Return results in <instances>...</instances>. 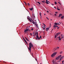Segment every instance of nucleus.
Instances as JSON below:
<instances>
[{"mask_svg":"<svg viewBox=\"0 0 64 64\" xmlns=\"http://www.w3.org/2000/svg\"><path fill=\"white\" fill-rule=\"evenodd\" d=\"M29 48L28 47V49L29 51H31V47L33 48V44H32L31 42L30 43H29Z\"/></svg>","mask_w":64,"mask_h":64,"instance_id":"obj_1","label":"nucleus"},{"mask_svg":"<svg viewBox=\"0 0 64 64\" xmlns=\"http://www.w3.org/2000/svg\"><path fill=\"white\" fill-rule=\"evenodd\" d=\"M61 55H60L58 56V58L59 59L60 58V61H61L62 60V59H63V58H64V56L61 57Z\"/></svg>","mask_w":64,"mask_h":64,"instance_id":"obj_2","label":"nucleus"},{"mask_svg":"<svg viewBox=\"0 0 64 64\" xmlns=\"http://www.w3.org/2000/svg\"><path fill=\"white\" fill-rule=\"evenodd\" d=\"M27 27L26 28V30H24V32L26 33L27 31H28L29 32L30 31V30L29 29V28H27Z\"/></svg>","mask_w":64,"mask_h":64,"instance_id":"obj_3","label":"nucleus"},{"mask_svg":"<svg viewBox=\"0 0 64 64\" xmlns=\"http://www.w3.org/2000/svg\"><path fill=\"white\" fill-rule=\"evenodd\" d=\"M61 34V32H59L58 33H57L55 35V36L54 37V38H56V37H57V36H58L59 34Z\"/></svg>","mask_w":64,"mask_h":64,"instance_id":"obj_4","label":"nucleus"},{"mask_svg":"<svg viewBox=\"0 0 64 64\" xmlns=\"http://www.w3.org/2000/svg\"><path fill=\"white\" fill-rule=\"evenodd\" d=\"M56 53H57V52L54 53L52 54L51 55V56L54 57V56L56 54Z\"/></svg>","mask_w":64,"mask_h":64,"instance_id":"obj_5","label":"nucleus"},{"mask_svg":"<svg viewBox=\"0 0 64 64\" xmlns=\"http://www.w3.org/2000/svg\"><path fill=\"white\" fill-rule=\"evenodd\" d=\"M59 47H56V48H55V50L54 51H56V50H57L58 49H59Z\"/></svg>","mask_w":64,"mask_h":64,"instance_id":"obj_6","label":"nucleus"},{"mask_svg":"<svg viewBox=\"0 0 64 64\" xmlns=\"http://www.w3.org/2000/svg\"><path fill=\"white\" fill-rule=\"evenodd\" d=\"M29 20V21L30 22H32L30 18H27Z\"/></svg>","mask_w":64,"mask_h":64,"instance_id":"obj_7","label":"nucleus"},{"mask_svg":"<svg viewBox=\"0 0 64 64\" xmlns=\"http://www.w3.org/2000/svg\"><path fill=\"white\" fill-rule=\"evenodd\" d=\"M57 38H58L59 40H61V39L60 38V36L59 37H57Z\"/></svg>","mask_w":64,"mask_h":64,"instance_id":"obj_8","label":"nucleus"},{"mask_svg":"<svg viewBox=\"0 0 64 64\" xmlns=\"http://www.w3.org/2000/svg\"><path fill=\"white\" fill-rule=\"evenodd\" d=\"M58 25H60L61 24V22H58Z\"/></svg>","mask_w":64,"mask_h":64,"instance_id":"obj_9","label":"nucleus"},{"mask_svg":"<svg viewBox=\"0 0 64 64\" xmlns=\"http://www.w3.org/2000/svg\"><path fill=\"white\" fill-rule=\"evenodd\" d=\"M61 16H62V14H60L59 15V16H58V17H61Z\"/></svg>","mask_w":64,"mask_h":64,"instance_id":"obj_10","label":"nucleus"},{"mask_svg":"<svg viewBox=\"0 0 64 64\" xmlns=\"http://www.w3.org/2000/svg\"><path fill=\"white\" fill-rule=\"evenodd\" d=\"M53 27H58V26L57 25L55 26V25H54Z\"/></svg>","mask_w":64,"mask_h":64,"instance_id":"obj_11","label":"nucleus"},{"mask_svg":"<svg viewBox=\"0 0 64 64\" xmlns=\"http://www.w3.org/2000/svg\"><path fill=\"white\" fill-rule=\"evenodd\" d=\"M52 62L53 63V64H55V62L54 61V60H52Z\"/></svg>","mask_w":64,"mask_h":64,"instance_id":"obj_12","label":"nucleus"},{"mask_svg":"<svg viewBox=\"0 0 64 64\" xmlns=\"http://www.w3.org/2000/svg\"><path fill=\"white\" fill-rule=\"evenodd\" d=\"M23 38L24 41L27 44V42H26V40H25V39L23 37Z\"/></svg>","mask_w":64,"mask_h":64,"instance_id":"obj_13","label":"nucleus"},{"mask_svg":"<svg viewBox=\"0 0 64 64\" xmlns=\"http://www.w3.org/2000/svg\"><path fill=\"white\" fill-rule=\"evenodd\" d=\"M36 37H37V38L39 40V36L38 35H36Z\"/></svg>","mask_w":64,"mask_h":64,"instance_id":"obj_14","label":"nucleus"},{"mask_svg":"<svg viewBox=\"0 0 64 64\" xmlns=\"http://www.w3.org/2000/svg\"><path fill=\"white\" fill-rule=\"evenodd\" d=\"M49 28H46V30H47V31H48V30H49Z\"/></svg>","mask_w":64,"mask_h":64,"instance_id":"obj_15","label":"nucleus"},{"mask_svg":"<svg viewBox=\"0 0 64 64\" xmlns=\"http://www.w3.org/2000/svg\"><path fill=\"white\" fill-rule=\"evenodd\" d=\"M30 10H31V11L32 10H33V8H30Z\"/></svg>","mask_w":64,"mask_h":64,"instance_id":"obj_16","label":"nucleus"},{"mask_svg":"<svg viewBox=\"0 0 64 64\" xmlns=\"http://www.w3.org/2000/svg\"><path fill=\"white\" fill-rule=\"evenodd\" d=\"M64 18V16H63L61 17V19H63Z\"/></svg>","mask_w":64,"mask_h":64,"instance_id":"obj_17","label":"nucleus"},{"mask_svg":"<svg viewBox=\"0 0 64 64\" xmlns=\"http://www.w3.org/2000/svg\"><path fill=\"white\" fill-rule=\"evenodd\" d=\"M32 23H33V24H35V22L34 21L32 22Z\"/></svg>","mask_w":64,"mask_h":64,"instance_id":"obj_18","label":"nucleus"},{"mask_svg":"<svg viewBox=\"0 0 64 64\" xmlns=\"http://www.w3.org/2000/svg\"><path fill=\"white\" fill-rule=\"evenodd\" d=\"M58 59H59V58L58 57L56 58V60H58Z\"/></svg>","mask_w":64,"mask_h":64,"instance_id":"obj_19","label":"nucleus"},{"mask_svg":"<svg viewBox=\"0 0 64 64\" xmlns=\"http://www.w3.org/2000/svg\"><path fill=\"white\" fill-rule=\"evenodd\" d=\"M54 24L55 25H58V24H57V23L55 22L54 23Z\"/></svg>","mask_w":64,"mask_h":64,"instance_id":"obj_20","label":"nucleus"},{"mask_svg":"<svg viewBox=\"0 0 64 64\" xmlns=\"http://www.w3.org/2000/svg\"><path fill=\"white\" fill-rule=\"evenodd\" d=\"M62 53H63L62 51H61L60 52V54H62Z\"/></svg>","mask_w":64,"mask_h":64,"instance_id":"obj_21","label":"nucleus"},{"mask_svg":"<svg viewBox=\"0 0 64 64\" xmlns=\"http://www.w3.org/2000/svg\"><path fill=\"white\" fill-rule=\"evenodd\" d=\"M42 27H43V28H44V29H45V26H42Z\"/></svg>","mask_w":64,"mask_h":64,"instance_id":"obj_22","label":"nucleus"},{"mask_svg":"<svg viewBox=\"0 0 64 64\" xmlns=\"http://www.w3.org/2000/svg\"><path fill=\"white\" fill-rule=\"evenodd\" d=\"M37 2L38 3V4H39L40 5V4H40V3L39 2Z\"/></svg>","mask_w":64,"mask_h":64,"instance_id":"obj_23","label":"nucleus"},{"mask_svg":"<svg viewBox=\"0 0 64 64\" xmlns=\"http://www.w3.org/2000/svg\"><path fill=\"white\" fill-rule=\"evenodd\" d=\"M61 37H63V36H64V35H63L62 34H61Z\"/></svg>","mask_w":64,"mask_h":64,"instance_id":"obj_24","label":"nucleus"},{"mask_svg":"<svg viewBox=\"0 0 64 64\" xmlns=\"http://www.w3.org/2000/svg\"><path fill=\"white\" fill-rule=\"evenodd\" d=\"M46 3L47 4H49V3H48V2L47 1H46Z\"/></svg>","mask_w":64,"mask_h":64,"instance_id":"obj_25","label":"nucleus"},{"mask_svg":"<svg viewBox=\"0 0 64 64\" xmlns=\"http://www.w3.org/2000/svg\"><path fill=\"white\" fill-rule=\"evenodd\" d=\"M41 38V36H40V38H39V39H38V40H40V38Z\"/></svg>","mask_w":64,"mask_h":64,"instance_id":"obj_26","label":"nucleus"},{"mask_svg":"<svg viewBox=\"0 0 64 64\" xmlns=\"http://www.w3.org/2000/svg\"><path fill=\"white\" fill-rule=\"evenodd\" d=\"M45 1L44 0V1H42V3H44V2Z\"/></svg>","mask_w":64,"mask_h":64,"instance_id":"obj_27","label":"nucleus"},{"mask_svg":"<svg viewBox=\"0 0 64 64\" xmlns=\"http://www.w3.org/2000/svg\"><path fill=\"white\" fill-rule=\"evenodd\" d=\"M54 4H57V3L56 2H54Z\"/></svg>","mask_w":64,"mask_h":64,"instance_id":"obj_28","label":"nucleus"},{"mask_svg":"<svg viewBox=\"0 0 64 64\" xmlns=\"http://www.w3.org/2000/svg\"><path fill=\"white\" fill-rule=\"evenodd\" d=\"M36 35H38V32H36Z\"/></svg>","mask_w":64,"mask_h":64,"instance_id":"obj_29","label":"nucleus"},{"mask_svg":"<svg viewBox=\"0 0 64 64\" xmlns=\"http://www.w3.org/2000/svg\"><path fill=\"white\" fill-rule=\"evenodd\" d=\"M26 40H27V41H29V40H28V39H27V38H26Z\"/></svg>","mask_w":64,"mask_h":64,"instance_id":"obj_30","label":"nucleus"},{"mask_svg":"<svg viewBox=\"0 0 64 64\" xmlns=\"http://www.w3.org/2000/svg\"><path fill=\"white\" fill-rule=\"evenodd\" d=\"M28 6H30V4L28 3Z\"/></svg>","mask_w":64,"mask_h":64,"instance_id":"obj_31","label":"nucleus"},{"mask_svg":"<svg viewBox=\"0 0 64 64\" xmlns=\"http://www.w3.org/2000/svg\"><path fill=\"white\" fill-rule=\"evenodd\" d=\"M24 3H25V4H26V5H27V4H26V2H24Z\"/></svg>","mask_w":64,"mask_h":64,"instance_id":"obj_32","label":"nucleus"},{"mask_svg":"<svg viewBox=\"0 0 64 64\" xmlns=\"http://www.w3.org/2000/svg\"><path fill=\"white\" fill-rule=\"evenodd\" d=\"M47 2H48V3H50V4H51V3H50V2H49L48 1H47Z\"/></svg>","mask_w":64,"mask_h":64,"instance_id":"obj_33","label":"nucleus"},{"mask_svg":"<svg viewBox=\"0 0 64 64\" xmlns=\"http://www.w3.org/2000/svg\"><path fill=\"white\" fill-rule=\"evenodd\" d=\"M57 9L58 10H60V9L59 8H57Z\"/></svg>","mask_w":64,"mask_h":64,"instance_id":"obj_34","label":"nucleus"},{"mask_svg":"<svg viewBox=\"0 0 64 64\" xmlns=\"http://www.w3.org/2000/svg\"><path fill=\"white\" fill-rule=\"evenodd\" d=\"M53 29H55V27H54V28H53Z\"/></svg>","mask_w":64,"mask_h":64,"instance_id":"obj_35","label":"nucleus"},{"mask_svg":"<svg viewBox=\"0 0 64 64\" xmlns=\"http://www.w3.org/2000/svg\"><path fill=\"white\" fill-rule=\"evenodd\" d=\"M64 61H62V64H63V62H64Z\"/></svg>","mask_w":64,"mask_h":64,"instance_id":"obj_36","label":"nucleus"},{"mask_svg":"<svg viewBox=\"0 0 64 64\" xmlns=\"http://www.w3.org/2000/svg\"><path fill=\"white\" fill-rule=\"evenodd\" d=\"M40 16H41V13H40Z\"/></svg>","mask_w":64,"mask_h":64,"instance_id":"obj_37","label":"nucleus"},{"mask_svg":"<svg viewBox=\"0 0 64 64\" xmlns=\"http://www.w3.org/2000/svg\"><path fill=\"white\" fill-rule=\"evenodd\" d=\"M35 60L36 61H37V59L36 58H35Z\"/></svg>","mask_w":64,"mask_h":64,"instance_id":"obj_38","label":"nucleus"},{"mask_svg":"<svg viewBox=\"0 0 64 64\" xmlns=\"http://www.w3.org/2000/svg\"><path fill=\"white\" fill-rule=\"evenodd\" d=\"M36 26H37V27H38V26L37 25V24H36Z\"/></svg>","mask_w":64,"mask_h":64,"instance_id":"obj_39","label":"nucleus"},{"mask_svg":"<svg viewBox=\"0 0 64 64\" xmlns=\"http://www.w3.org/2000/svg\"><path fill=\"white\" fill-rule=\"evenodd\" d=\"M30 35H31V36L32 35V33H30Z\"/></svg>","mask_w":64,"mask_h":64,"instance_id":"obj_40","label":"nucleus"},{"mask_svg":"<svg viewBox=\"0 0 64 64\" xmlns=\"http://www.w3.org/2000/svg\"><path fill=\"white\" fill-rule=\"evenodd\" d=\"M46 18H47V19H48V20H49V19L47 17H46Z\"/></svg>","mask_w":64,"mask_h":64,"instance_id":"obj_41","label":"nucleus"},{"mask_svg":"<svg viewBox=\"0 0 64 64\" xmlns=\"http://www.w3.org/2000/svg\"><path fill=\"white\" fill-rule=\"evenodd\" d=\"M31 30H33V28H32L31 29Z\"/></svg>","mask_w":64,"mask_h":64,"instance_id":"obj_42","label":"nucleus"},{"mask_svg":"<svg viewBox=\"0 0 64 64\" xmlns=\"http://www.w3.org/2000/svg\"><path fill=\"white\" fill-rule=\"evenodd\" d=\"M31 20L32 21H34V20H32V19H31Z\"/></svg>","mask_w":64,"mask_h":64,"instance_id":"obj_43","label":"nucleus"},{"mask_svg":"<svg viewBox=\"0 0 64 64\" xmlns=\"http://www.w3.org/2000/svg\"><path fill=\"white\" fill-rule=\"evenodd\" d=\"M36 40H38L37 38L36 37Z\"/></svg>","mask_w":64,"mask_h":64,"instance_id":"obj_44","label":"nucleus"},{"mask_svg":"<svg viewBox=\"0 0 64 64\" xmlns=\"http://www.w3.org/2000/svg\"><path fill=\"white\" fill-rule=\"evenodd\" d=\"M54 15H55V16H56V15H57L56 14H54Z\"/></svg>","mask_w":64,"mask_h":64,"instance_id":"obj_45","label":"nucleus"},{"mask_svg":"<svg viewBox=\"0 0 64 64\" xmlns=\"http://www.w3.org/2000/svg\"><path fill=\"white\" fill-rule=\"evenodd\" d=\"M36 34H35V36H36Z\"/></svg>","mask_w":64,"mask_h":64,"instance_id":"obj_46","label":"nucleus"},{"mask_svg":"<svg viewBox=\"0 0 64 64\" xmlns=\"http://www.w3.org/2000/svg\"><path fill=\"white\" fill-rule=\"evenodd\" d=\"M59 28H60V27H58V28H57L58 29H59Z\"/></svg>","mask_w":64,"mask_h":64,"instance_id":"obj_47","label":"nucleus"},{"mask_svg":"<svg viewBox=\"0 0 64 64\" xmlns=\"http://www.w3.org/2000/svg\"><path fill=\"white\" fill-rule=\"evenodd\" d=\"M55 64H58L57 63H56V62H55Z\"/></svg>","mask_w":64,"mask_h":64,"instance_id":"obj_48","label":"nucleus"},{"mask_svg":"<svg viewBox=\"0 0 64 64\" xmlns=\"http://www.w3.org/2000/svg\"><path fill=\"white\" fill-rule=\"evenodd\" d=\"M43 25H44V26H46V25H45V24H43Z\"/></svg>","mask_w":64,"mask_h":64,"instance_id":"obj_49","label":"nucleus"},{"mask_svg":"<svg viewBox=\"0 0 64 64\" xmlns=\"http://www.w3.org/2000/svg\"><path fill=\"white\" fill-rule=\"evenodd\" d=\"M58 3H59V4H60V2H58Z\"/></svg>","mask_w":64,"mask_h":64,"instance_id":"obj_50","label":"nucleus"},{"mask_svg":"<svg viewBox=\"0 0 64 64\" xmlns=\"http://www.w3.org/2000/svg\"><path fill=\"white\" fill-rule=\"evenodd\" d=\"M26 39H27V38H26V37H24Z\"/></svg>","mask_w":64,"mask_h":64,"instance_id":"obj_51","label":"nucleus"},{"mask_svg":"<svg viewBox=\"0 0 64 64\" xmlns=\"http://www.w3.org/2000/svg\"><path fill=\"white\" fill-rule=\"evenodd\" d=\"M34 34V32L32 34Z\"/></svg>","mask_w":64,"mask_h":64,"instance_id":"obj_52","label":"nucleus"},{"mask_svg":"<svg viewBox=\"0 0 64 64\" xmlns=\"http://www.w3.org/2000/svg\"><path fill=\"white\" fill-rule=\"evenodd\" d=\"M63 38V36L61 38Z\"/></svg>","mask_w":64,"mask_h":64,"instance_id":"obj_53","label":"nucleus"},{"mask_svg":"<svg viewBox=\"0 0 64 64\" xmlns=\"http://www.w3.org/2000/svg\"><path fill=\"white\" fill-rule=\"evenodd\" d=\"M35 36V35L34 34V35H33L34 37Z\"/></svg>","mask_w":64,"mask_h":64,"instance_id":"obj_54","label":"nucleus"},{"mask_svg":"<svg viewBox=\"0 0 64 64\" xmlns=\"http://www.w3.org/2000/svg\"><path fill=\"white\" fill-rule=\"evenodd\" d=\"M47 12H48H48H49V11L48 10L47 11Z\"/></svg>","mask_w":64,"mask_h":64,"instance_id":"obj_55","label":"nucleus"},{"mask_svg":"<svg viewBox=\"0 0 64 64\" xmlns=\"http://www.w3.org/2000/svg\"><path fill=\"white\" fill-rule=\"evenodd\" d=\"M52 5H54V4H52Z\"/></svg>","mask_w":64,"mask_h":64,"instance_id":"obj_56","label":"nucleus"},{"mask_svg":"<svg viewBox=\"0 0 64 64\" xmlns=\"http://www.w3.org/2000/svg\"><path fill=\"white\" fill-rule=\"evenodd\" d=\"M56 13L57 14V12H56Z\"/></svg>","mask_w":64,"mask_h":64,"instance_id":"obj_57","label":"nucleus"},{"mask_svg":"<svg viewBox=\"0 0 64 64\" xmlns=\"http://www.w3.org/2000/svg\"><path fill=\"white\" fill-rule=\"evenodd\" d=\"M54 8H55V9H56V7H54Z\"/></svg>","mask_w":64,"mask_h":64,"instance_id":"obj_58","label":"nucleus"},{"mask_svg":"<svg viewBox=\"0 0 64 64\" xmlns=\"http://www.w3.org/2000/svg\"><path fill=\"white\" fill-rule=\"evenodd\" d=\"M31 19H32V18H30V19L31 20H31Z\"/></svg>","mask_w":64,"mask_h":64,"instance_id":"obj_59","label":"nucleus"},{"mask_svg":"<svg viewBox=\"0 0 64 64\" xmlns=\"http://www.w3.org/2000/svg\"><path fill=\"white\" fill-rule=\"evenodd\" d=\"M44 15H46V14H44Z\"/></svg>","mask_w":64,"mask_h":64,"instance_id":"obj_60","label":"nucleus"},{"mask_svg":"<svg viewBox=\"0 0 64 64\" xmlns=\"http://www.w3.org/2000/svg\"><path fill=\"white\" fill-rule=\"evenodd\" d=\"M48 1V0H46V1Z\"/></svg>","mask_w":64,"mask_h":64,"instance_id":"obj_61","label":"nucleus"},{"mask_svg":"<svg viewBox=\"0 0 64 64\" xmlns=\"http://www.w3.org/2000/svg\"><path fill=\"white\" fill-rule=\"evenodd\" d=\"M41 18H42V17L41 16V18H40L41 19Z\"/></svg>","mask_w":64,"mask_h":64,"instance_id":"obj_62","label":"nucleus"},{"mask_svg":"<svg viewBox=\"0 0 64 64\" xmlns=\"http://www.w3.org/2000/svg\"><path fill=\"white\" fill-rule=\"evenodd\" d=\"M36 24L37 23V22H36Z\"/></svg>","mask_w":64,"mask_h":64,"instance_id":"obj_63","label":"nucleus"},{"mask_svg":"<svg viewBox=\"0 0 64 64\" xmlns=\"http://www.w3.org/2000/svg\"><path fill=\"white\" fill-rule=\"evenodd\" d=\"M51 20H52V19H51Z\"/></svg>","mask_w":64,"mask_h":64,"instance_id":"obj_64","label":"nucleus"}]
</instances>
